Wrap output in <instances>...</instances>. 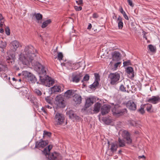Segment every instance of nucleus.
I'll return each mask as SVG.
<instances>
[{
    "label": "nucleus",
    "mask_w": 160,
    "mask_h": 160,
    "mask_svg": "<svg viewBox=\"0 0 160 160\" xmlns=\"http://www.w3.org/2000/svg\"><path fill=\"white\" fill-rule=\"evenodd\" d=\"M36 71L38 74L41 84L48 87L52 86L54 83V80L47 74V68L39 63L37 64Z\"/></svg>",
    "instance_id": "1"
},
{
    "label": "nucleus",
    "mask_w": 160,
    "mask_h": 160,
    "mask_svg": "<svg viewBox=\"0 0 160 160\" xmlns=\"http://www.w3.org/2000/svg\"><path fill=\"white\" fill-rule=\"evenodd\" d=\"M37 52L36 50L32 46H26L23 54L20 55L19 59L23 64L27 65L33 60Z\"/></svg>",
    "instance_id": "2"
},
{
    "label": "nucleus",
    "mask_w": 160,
    "mask_h": 160,
    "mask_svg": "<svg viewBox=\"0 0 160 160\" xmlns=\"http://www.w3.org/2000/svg\"><path fill=\"white\" fill-rule=\"evenodd\" d=\"M52 148V146L49 145L48 147H46L44 148L42 151L43 153L46 156L48 155L49 158L52 160H61L62 159V157L60 154L56 152H54L51 154H49V152L50 150Z\"/></svg>",
    "instance_id": "3"
},
{
    "label": "nucleus",
    "mask_w": 160,
    "mask_h": 160,
    "mask_svg": "<svg viewBox=\"0 0 160 160\" xmlns=\"http://www.w3.org/2000/svg\"><path fill=\"white\" fill-rule=\"evenodd\" d=\"M54 121L55 125H62L65 123V118L62 114L57 112L54 118Z\"/></svg>",
    "instance_id": "4"
},
{
    "label": "nucleus",
    "mask_w": 160,
    "mask_h": 160,
    "mask_svg": "<svg viewBox=\"0 0 160 160\" xmlns=\"http://www.w3.org/2000/svg\"><path fill=\"white\" fill-rule=\"evenodd\" d=\"M110 83L112 85H114L118 83L120 78V74L118 72L111 73L108 76Z\"/></svg>",
    "instance_id": "5"
},
{
    "label": "nucleus",
    "mask_w": 160,
    "mask_h": 160,
    "mask_svg": "<svg viewBox=\"0 0 160 160\" xmlns=\"http://www.w3.org/2000/svg\"><path fill=\"white\" fill-rule=\"evenodd\" d=\"M22 75L28 80L30 83H34L37 82H37V79L36 77L30 72L26 71H24L22 72Z\"/></svg>",
    "instance_id": "6"
},
{
    "label": "nucleus",
    "mask_w": 160,
    "mask_h": 160,
    "mask_svg": "<svg viewBox=\"0 0 160 160\" xmlns=\"http://www.w3.org/2000/svg\"><path fill=\"white\" fill-rule=\"evenodd\" d=\"M56 104L60 108H64L65 104L63 98L61 95H58L55 98Z\"/></svg>",
    "instance_id": "7"
},
{
    "label": "nucleus",
    "mask_w": 160,
    "mask_h": 160,
    "mask_svg": "<svg viewBox=\"0 0 160 160\" xmlns=\"http://www.w3.org/2000/svg\"><path fill=\"white\" fill-rule=\"evenodd\" d=\"M122 136L124 138L126 139L127 143L130 144L132 142V140L130 137L129 133L127 131L124 130L122 131Z\"/></svg>",
    "instance_id": "8"
},
{
    "label": "nucleus",
    "mask_w": 160,
    "mask_h": 160,
    "mask_svg": "<svg viewBox=\"0 0 160 160\" xmlns=\"http://www.w3.org/2000/svg\"><path fill=\"white\" fill-rule=\"evenodd\" d=\"M126 111V109H124L122 110H120L118 106H115L112 109V112L113 114L116 116L122 115L123 113Z\"/></svg>",
    "instance_id": "9"
},
{
    "label": "nucleus",
    "mask_w": 160,
    "mask_h": 160,
    "mask_svg": "<svg viewBox=\"0 0 160 160\" xmlns=\"http://www.w3.org/2000/svg\"><path fill=\"white\" fill-rule=\"evenodd\" d=\"M147 102L153 104H156L160 102V97L158 96H152L148 98Z\"/></svg>",
    "instance_id": "10"
},
{
    "label": "nucleus",
    "mask_w": 160,
    "mask_h": 160,
    "mask_svg": "<svg viewBox=\"0 0 160 160\" xmlns=\"http://www.w3.org/2000/svg\"><path fill=\"white\" fill-rule=\"evenodd\" d=\"M112 59L113 62L120 61L121 54L118 52L115 51L112 53Z\"/></svg>",
    "instance_id": "11"
},
{
    "label": "nucleus",
    "mask_w": 160,
    "mask_h": 160,
    "mask_svg": "<svg viewBox=\"0 0 160 160\" xmlns=\"http://www.w3.org/2000/svg\"><path fill=\"white\" fill-rule=\"evenodd\" d=\"M67 115L69 116V118H71L73 121L75 120L79 119V117L76 115L72 110L68 111L67 112Z\"/></svg>",
    "instance_id": "12"
},
{
    "label": "nucleus",
    "mask_w": 160,
    "mask_h": 160,
    "mask_svg": "<svg viewBox=\"0 0 160 160\" xmlns=\"http://www.w3.org/2000/svg\"><path fill=\"white\" fill-rule=\"evenodd\" d=\"M110 110L109 105H104L101 108V113L102 115H104L108 113Z\"/></svg>",
    "instance_id": "13"
},
{
    "label": "nucleus",
    "mask_w": 160,
    "mask_h": 160,
    "mask_svg": "<svg viewBox=\"0 0 160 160\" xmlns=\"http://www.w3.org/2000/svg\"><path fill=\"white\" fill-rule=\"evenodd\" d=\"M126 105L127 107L130 110L134 111L136 109V105L132 101H128Z\"/></svg>",
    "instance_id": "14"
},
{
    "label": "nucleus",
    "mask_w": 160,
    "mask_h": 160,
    "mask_svg": "<svg viewBox=\"0 0 160 160\" xmlns=\"http://www.w3.org/2000/svg\"><path fill=\"white\" fill-rule=\"evenodd\" d=\"M48 144L47 142L44 141L40 140L36 142L35 148H43Z\"/></svg>",
    "instance_id": "15"
},
{
    "label": "nucleus",
    "mask_w": 160,
    "mask_h": 160,
    "mask_svg": "<svg viewBox=\"0 0 160 160\" xmlns=\"http://www.w3.org/2000/svg\"><path fill=\"white\" fill-rule=\"evenodd\" d=\"M51 90L52 93H56L57 92H61L63 91V89L62 88V86L57 85L51 88Z\"/></svg>",
    "instance_id": "16"
},
{
    "label": "nucleus",
    "mask_w": 160,
    "mask_h": 160,
    "mask_svg": "<svg viewBox=\"0 0 160 160\" xmlns=\"http://www.w3.org/2000/svg\"><path fill=\"white\" fill-rule=\"evenodd\" d=\"M11 44L12 45V49L14 52L16 51L18 47L22 46L21 44L19 42L16 40L12 42L11 43Z\"/></svg>",
    "instance_id": "17"
},
{
    "label": "nucleus",
    "mask_w": 160,
    "mask_h": 160,
    "mask_svg": "<svg viewBox=\"0 0 160 160\" xmlns=\"http://www.w3.org/2000/svg\"><path fill=\"white\" fill-rule=\"evenodd\" d=\"M82 77L81 74L73 75L72 76V81L73 82L78 83L79 82Z\"/></svg>",
    "instance_id": "18"
},
{
    "label": "nucleus",
    "mask_w": 160,
    "mask_h": 160,
    "mask_svg": "<svg viewBox=\"0 0 160 160\" xmlns=\"http://www.w3.org/2000/svg\"><path fill=\"white\" fill-rule=\"evenodd\" d=\"M33 16H35V20L37 22L39 23H41V20L42 18V16L41 14L40 13H34Z\"/></svg>",
    "instance_id": "19"
},
{
    "label": "nucleus",
    "mask_w": 160,
    "mask_h": 160,
    "mask_svg": "<svg viewBox=\"0 0 160 160\" xmlns=\"http://www.w3.org/2000/svg\"><path fill=\"white\" fill-rule=\"evenodd\" d=\"M73 99L77 104H80L81 102V97L77 94L74 95L73 97Z\"/></svg>",
    "instance_id": "20"
},
{
    "label": "nucleus",
    "mask_w": 160,
    "mask_h": 160,
    "mask_svg": "<svg viewBox=\"0 0 160 160\" xmlns=\"http://www.w3.org/2000/svg\"><path fill=\"white\" fill-rule=\"evenodd\" d=\"M93 103V99L91 98H87L86 100L85 106L86 108H88Z\"/></svg>",
    "instance_id": "21"
},
{
    "label": "nucleus",
    "mask_w": 160,
    "mask_h": 160,
    "mask_svg": "<svg viewBox=\"0 0 160 160\" xmlns=\"http://www.w3.org/2000/svg\"><path fill=\"white\" fill-rule=\"evenodd\" d=\"M127 72L130 75V78H132L134 77L133 68L131 67H128L126 69Z\"/></svg>",
    "instance_id": "22"
},
{
    "label": "nucleus",
    "mask_w": 160,
    "mask_h": 160,
    "mask_svg": "<svg viewBox=\"0 0 160 160\" xmlns=\"http://www.w3.org/2000/svg\"><path fill=\"white\" fill-rule=\"evenodd\" d=\"M101 107V104L99 102H97L94 104L93 111L96 113L98 112Z\"/></svg>",
    "instance_id": "23"
},
{
    "label": "nucleus",
    "mask_w": 160,
    "mask_h": 160,
    "mask_svg": "<svg viewBox=\"0 0 160 160\" xmlns=\"http://www.w3.org/2000/svg\"><path fill=\"white\" fill-rule=\"evenodd\" d=\"M74 94V90H67L64 93V96L67 98H69Z\"/></svg>",
    "instance_id": "24"
},
{
    "label": "nucleus",
    "mask_w": 160,
    "mask_h": 160,
    "mask_svg": "<svg viewBox=\"0 0 160 160\" xmlns=\"http://www.w3.org/2000/svg\"><path fill=\"white\" fill-rule=\"evenodd\" d=\"M27 93V88L25 87H23L21 88L20 90L19 94L21 96L26 95Z\"/></svg>",
    "instance_id": "25"
},
{
    "label": "nucleus",
    "mask_w": 160,
    "mask_h": 160,
    "mask_svg": "<svg viewBox=\"0 0 160 160\" xmlns=\"http://www.w3.org/2000/svg\"><path fill=\"white\" fill-rule=\"evenodd\" d=\"M118 146L117 145L114 143H112L111 144V147L110 150L112 152H115L116 151Z\"/></svg>",
    "instance_id": "26"
},
{
    "label": "nucleus",
    "mask_w": 160,
    "mask_h": 160,
    "mask_svg": "<svg viewBox=\"0 0 160 160\" xmlns=\"http://www.w3.org/2000/svg\"><path fill=\"white\" fill-rule=\"evenodd\" d=\"M118 144L119 147H124L125 146V141L120 138L118 139Z\"/></svg>",
    "instance_id": "27"
},
{
    "label": "nucleus",
    "mask_w": 160,
    "mask_h": 160,
    "mask_svg": "<svg viewBox=\"0 0 160 160\" xmlns=\"http://www.w3.org/2000/svg\"><path fill=\"white\" fill-rule=\"evenodd\" d=\"M51 22L50 19H48L44 22L42 25V28H44L47 27L48 25L50 24Z\"/></svg>",
    "instance_id": "28"
},
{
    "label": "nucleus",
    "mask_w": 160,
    "mask_h": 160,
    "mask_svg": "<svg viewBox=\"0 0 160 160\" xmlns=\"http://www.w3.org/2000/svg\"><path fill=\"white\" fill-rule=\"evenodd\" d=\"M111 63H112V62H111ZM112 63H114V70H116L118 66L121 64V62H120V61L113 62H112Z\"/></svg>",
    "instance_id": "29"
},
{
    "label": "nucleus",
    "mask_w": 160,
    "mask_h": 160,
    "mask_svg": "<svg viewBox=\"0 0 160 160\" xmlns=\"http://www.w3.org/2000/svg\"><path fill=\"white\" fill-rule=\"evenodd\" d=\"M152 105L149 104H147L146 110L147 111L149 112H153L152 110Z\"/></svg>",
    "instance_id": "30"
},
{
    "label": "nucleus",
    "mask_w": 160,
    "mask_h": 160,
    "mask_svg": "<svg viewBox=\"0 0 160 160\" xmlns=\"http://www.w3.org/2000/svg\"><path fill=\"white\" fill-rule=\"evenodd\" d=\"M99 84L98 82H94L93 84L91 85L90 86V88L93 89L95 88L96 87H97Z\"/></svg>",
    "instance_id": "31"
},
{
    "label": "nucleus",
    "mask_w": 160,
    "mask_h": 160,
    "mask_svg": "<svg viewBox=\"0 0 160 160\" xmlns=\"http://www.w3.org/2000/svg\"><path fill=\"white\" fill-rule=\"evenodd\" d=\"M148 48L150 51L152 52L155 51V49L154 47L151 44L149 45L148 46Z\"/></svg>",
    "instance_id": "32"
},
{
    "label": "nucleus",
    "mask_w": 160,
    "mask_h": 160,
    "mask_svg": "<svg viewBox=\"0 0 160 160\" xmlns=\"http://www.w3.org/2000/svg\"><path fill=\"white\" fill-rule=\"evenodd\" d=\"M6 45L7 44L5 42L2 41L0 43V48H4L6 47Z\"/></svg>",
    "instance_id": "33"
},
{
    "label": "nucleus",
    "mask_w": 160,
    "mask_h": 160,
    "mask_svg": "<svg viewBox=\"0 0 160 160\" xmlns=\"http://www.w3.org/2000/svg\"><path fill=\"white\" fill-rule=\"evenodd\" d=\"M89 76L88 74H86L84 77L83 80H82V82L83 81H87L89 80Z\"/></svg>",
    "instance_id": "34"
},
{
    "label": "nucleus",
    "mask_w": 160,
    "mask_h": 160,
    "mask_svg": "<svg viewBox=\"0 0 160 160\" xmlns=\"http://www.w3.org/2000/svg\"><path fill=\"white\" fill-rule=\"evenodd\" d=\"M63 57V55L62 52H59L58 53V58L59 60H62Z\"/></svg>",
    "instance_id": "35"
},
{
    "label": "nucleus",
    "mask_w": 160,
    "mask_h": 160,
    "mask_svg": "<svg viewBox=\"0 0 160 160\" xmlns=\"http://www.w3.org/2000/svg\"><path fill=\"white\" fill-rule=\"evenodd\" d=\"M94 76L95 78V81L98 82L100 80V76L98 74L95 73Z\"/></svg>",
    "instance_id": "36"
},
{
    "label": "nucleus",
    "mask_w": 160,
    "mask_h": 160,
    "mask_svg": "<svg viewBox=\"0 0 160 160\" xmlns=\"http://www.w3.org/2000/svg\"><path fill=\"white\" fill-rule=\"evenodd\" d=\"M13 55L11 56V58L10 57H8L7 58V61H10V62L12 63L14 61V58L13 57Z\"/></svg>",
    "instance_id": "37"
},
{
    "label": "nucleus",
    "mask_w": 160,
    "mask_h": 160,
    "mask_svg": "<svg viewBox=\"0 0 160 160\" xmlns=\"http://www.w3.org/2000/svg\"><path fill=\"white\" fill-rule=\"evenodd\" d=\"M118 28L120 29H121L123 27V23L122 22H118Z\"/></svg>",
    "instance_id": "38"
},
{
    "label": "nucleus",
    "mask_w": 160,
    "mask_h": 160,
    "mask_svg": "<svg viewBox=\"0 0 160 160\" xmlns=\"http://www.w3.org/2000/svg\"><path fill=\"white\" fill-rule=\"evenodd\" d=\"M43 135L45 136H47L48 137H50L51 135V133L50 132L44 131L43 132Z\"/></svg>",
    "instance_id": "39"
},
{
    "label": "nucleus",
    "mask_w": 160,
    "mask_h": 160,
    "mask_svg": "<svg viewBox=\"0 0 160 160\" xmlns=\"http://www.w3.org/2000/svg\"><path fill=\"white\" fill-rule=\"evenodd\" d=\"M38 95L40 96L42 95V93L38 89H36L34 91Z\"/></svg>",
    "instance_id": "40"
},
{
    "label": "nucleus",
    "mask_w": 160,
    "mask_h": 160,
    "mask_svg": "<svg viewBox=\"0 0 160 160\" xmlns=\"http://www.w3.org/2000/svg\"><path fill=\"white\" fill-rule=\"evenodd\" d=\"M5 31L6 34L8 35H9L10 34V32L9 28L8 27L6 28Z\"/></svg>",
    "instance_id": "41"
},
{
    "label": "nucleus",
    "mask_w": 160,
    "mask_h": 160,
    "mask_svg": "<svg viewBox=\"0 0 160 160\" xmlns=\"http://www.w3.org/2000/svg\"><path fill=\"white\" fill-rule=\"evenodd\" d=\"M130 60H128L127 61L124 62H123V66H127L130 64Z\"/></svg>",
    "instance_id": "42"
},
{
    "label": "nucleus",
    "mask_w": 160,
    "mask_h": 160,
    "mask_svg": "<svg viewBox=\"0 0 160 160\" xmlns=\"http://www.w3.org/2000/svg\"><path fill=\"white\" fill-rule=\"evenodd\" d=\"M119 89L120 90L122 91L125 92L126 91V89L123 85H121L120 86Z\"/></svg>",
    "instance_id": "43"
},
{
    "label": "nucleus",
    "mask_w": 160,
    "mask_h": 160,
    "mask_svg": "<svg viewBox=\"0 0 160 160\" xmlns=\"http://www.w3.org/2000/svg\"><path fill=\"white\" fill-rule=\"evenodd\" d=\"M138 111L142 114H143L145 112L144 108L141 107V108L138 110Z\"/></svg>",
    "instance_id": "44"
},
{
    "label": "nucleus",
    "mask_w": 160,
    "mask_h": 160,
    "mask_svg": "<svg viewBox=\"0 0 160 160\" xmlns=\"http://www.w3.org/2000/svg\"><path fill=\"white\" fill-rule=\"evenodd\" d=\"M1 77L5 80L8 79V76L5 73L2 74L1 75Z\"/></svg>",
    "instance_id": "45"
},
{
    "label": "nucleus",
    "mask_w": 160,
    "mask_h": 160,
    "mask_svg": "<svg viewBox=\"0 0 160 160\" xmlns=\"http://www.w3.org/2000/svg\"><path fill=\"white\" fill-rule=\"evenodd\" d=\"M74 8L77 11H79L82 9V8L81 6L78 7L77 6H75L74 7Z\"/></svg>",
    "instance_id": "46"
},
{
    "label": "nucleus",
    "mask_w": 160,
    "mask_h": 160,
    "mask_svg": "<svg viewBox=\"0 0 160 160\" xmlns=\"http://www.w3.org/2000/svg\"><path fill=\"white\" fill-rule=\"evenodd\" d=\"M41 110L45 113L46 114L47 113V110L45 107H42Z\"/></svg>",
    "instance_id": "47"
},
{
    "label": "nucleus",
    "mask_w": 160,
    "mask_h": 160,
    "mask_svg": "<svg viewBox=\"0 0 160 160\" xmlns=\"http://www.w3.org/2000/svg\"><path fill=\"white\" fill-rule=\"evenodd\" d=\"M99 16L97 13H94L93 14L92 17L93 18H96L98 17Z\"/></svg>",
    "instance_id": "48"
},
{
    "label": "nucleus",
    "mask_w": 160,
    "mask_h": 160,
    "mask_svg": "<svg viewBox=\"0 0 160 160\" xmlns=\"http://www.w3.org/2000/svg\"><path fill=\"white\" fill-rule=\"evenodd\" d=\"M76 2L78 5H81L83 3V1L82 0H79L78 1H76Z\"/></svg>",
    "instance_id": "49"
},
{
    "label": "nucleus",
    "mask_w": 160,
    "mask_h": 160,
    "mask_svg": "<svg viewBox=\"0 0 160 160\" xmlns=\"http://www.w3.org/2000/svg\"><path fill=\"white\" fill-rule=\"evenodd\" d=\"M122 18L120 16H119L117 20V22H122Z\"/></svg>",
    "instance_id": "50"
},
{
    "label": "nucleus",
    "mask_w": 160,
    "mask_h": 160,
    "mask_svg": "<svg viewBox=\"0 0 160 160\" xmlns=\"http://www.w3.org/2000/svg\"><path fill=\"white\" fill-rule=\"evenodd\" d=\"M127 2L128 3V4L131 7H133V5L132 4V2L131 0H127Z\"/></svg>",
    "instance_id": "51"
},
{
    "label": "nucleus",
    "mask_w": 160,
    "mask_h": 160,
    "mask_svg": "<svg viewBox=\"0 0 160 160\" xmlns=\"http://www.w3.org/2000/svg\"><path fill=\"white\" fill-rule=\"evenodd\" d=\"M123 14V16L124 17V18L126 19L127 20H128L129 18L127 16V15H126V13H124Z\"/></svg>",
    "instance_id": "52"
},
{
    "label": "nucleus",
    "mask_w": 160,
    "mask_h": 160,
    "mask_svg": "<svg viewBox=\"0 0 160 160\" xmlns=\"http://www.w3.org/2000/svg\"><path fill=\"white\" fill-rule=\"evenodd\" d=\"M120 12L122 14H123L124 13H125V12L123 11L122 8V7H121L120 8Z\"/></svg>",
    "instance_id": "53"
},
{
    "label": "nucleus",
    "mask_w": 160,
    "mask_h": 160,
    "mask_svg": "<svg viewBox=\"0 0 160 160\" xmlns=\"http://www.w3.org/2000/svg\"><path fill=\"white\" fill-rule=\"evenodd\" d=\"M45 107L46 109H47V108L51 109L52 108V105L51 106H50V105H46Z\"/></svg>",
    "instance_id": "54"
},
{
    "label": "nucleus",
    "mask_w": 160,
    "mask_h": 160,
    "mask_svg": "<svg viewBox=\"0 0 160 160\" xmlns=\"http://www.w3.org/2000/svg\"><path fill=\"white\" fill-rule=\"evenodd\" d=\"M111 120L110 119H107L105 123L107 124H108L111 122Z\"/></svg>",
    "instance_id": "55"
},
{
    "label": "nucleus",
    "mask_w": 160,
    "mask_h": 160,
    "mask_svg": "<svg viewBox=\"0 0 160 160\" xmlns=\"http://www.w3.org/2000/svg\"><path fill=\"white\" fill-rule=\"evenodd\" d=\"M3 19L4 18L2 14L0 13V21H2V20H3Z\"/></svg>",
    "instance_id": "56"
},
{
    "label": "nucleus",
    "mask_w": 160,
    "mask_h": 160,
    "mask_svg": "<svg viewBox=\"0 0 160 160\" xmlns=\"http://www.w3.org/2000/svg\"><path fill=\"white\" fill-rule=\"evenodd\" d=\"M143 33H144V35H143V37L144 38H145V39L146 40H147V37L146 36V35H145V34L146 33V32H145L143 31Z\"/></svg>",
    "instance_id": "57"
},
{
    "label": "nucleus",
    "mask_w": 160,
    "mask_h": 160,
    "mask_svg": "<svg viewBox=\"0 0 160 160\" xmlns=\"http://www.w3.org/2000/svg\"><path fill=\"white\" fill-rule=\"evenodd\" d=\"M138 158H139V159L142 158L144 160L145 158V156L143 155H142V156H139L138 157Z\"/></svg>",
    "instance_id": "58"
},
{
    "label": "nucleus",
    "mask_w": 160,
    "mask_h": 160,
    "mask_svg": "<svg viewBox=\"0 0 160 160\" xmlns=\"http://www.w3.org/2000/svg\"><path fill=\"white\" fill-rule=\"evenodd\" d=\"M92 25L91 24L89 23L88 25V29H90L92 28Z\"/></svg>",
    "instance_id": "59"
},
{
    "label": "nucleus",
    "mask_w": 160,
    "mask_h": 160,
    "mask_svg": "<svg viewBox=\"0 0 160 160\" xmlns=\"http://www.w3.org/2000/svg\"><path fill=\"white\" fill-rule=\"evenodd\" d=\"M3 22L2 21H0V27L2 28V27L3 26V24L2 23Z\"/></svg>",
    "instance_id": "60"
},
{
    "label": "nucleus",
    "mask_w": 160,
    "mask_h": 160,
    "mask_svg": "<svg viewBox=\"0 0 160 160\" xmlns=\"http://www.w3.org/2000/svg\"><path fill=\"white\" fill-rule=\"evenodd\" d=\"M4 32V30L2 28H1L0 29V32L1 33H2Z\"/></svg>",
    "instance_id": "61"
},
{
    "label": "nucleus",
    "mask_w": 160,
    "mask_h": 160,
    "mask_svg": "<svg viewBox=\"0 0 160 160\" xmlns=\"http://www.w3.org/2000/svg\"><path fill=\"white\" fill-rule=\"evenodd\" d=\"M2 68L0 67V72L2 71Z\"/></svg>",
    "instance_id": "62"
},
{
    "label": "nucleus",
    "mask_w": 160,
    "mask_h": 160,
    "mask_svg": "<svg viewBox=\"0 0 160 160\" xmlns=\"http://www.w3.org/2000/svg\"><path fill=\"white\" fill-rule=\"evenodd\" d=\"M30 101H31V102L32 103H34V102H33V100H32V99H31Z\"/></svg>",
    "instance_id": "63"
},
{
    "label": "nucleus",
    "mask_w": 160,
    "mask_h": 160,
    "mask_svg": "<svg viewBox=\"0 0 160 160\" xmlns=\"http://www.w3.org/2000/svg\"><path fill=\"white\" fill-rule=\"evenodd\" d=\"M12 79L13 81H16V79L14 78H12Z\"/></svg>",
    "instance_id": "64"
}]
</instances>
